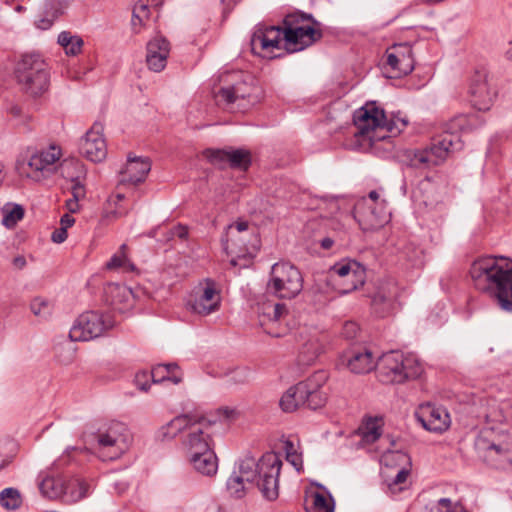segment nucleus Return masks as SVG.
<instances>
[{
  "instance_id": "nucleus-1",
  "label": "nucleus",
  "mask_w": 512,
  "mask_h": 512,
  "mask_svg": "<svg viewBox=\"0 0 512 512\" xmlns=\"http://www.w3.org/2000/svg\"><path fill=\"white\" fill-rule=\"evenodd\" d=\"M322 36L321 23L312 14L297 11L285 16L283 26L258 24L251 36V51L255 55H263L280 48L283 40L284 49L295 53L313 45Z\"/></svg>"
},
{
  "instance_id": "nucleus-2",
  "label": "nucleus",
  "mask_w": 512,
  "mask_h": 512,
  "mask_svg": "<svg viewBox=\"0 0 512 512\" xmlns=\"http://www.w3.org/2000/svg\"><path fill=\"white\" fill-rule=\"evenodd\" d=\"M474 288L489 296L503 311L512 313V260L484 256L470 266Z\"/></svg>"
},
{
  "instance_id": "nucleus-3",
  "label": "nucleus",
  "mask_w": 512,
  "mask_h": 512,
  "mask_svg": "<svg viewBox=\"0 0 512 512\" xmlns=\"http://www.w3.org/2000/svg\"><path fill=\"white\" fill-rule=\"evenodd\" d=\"M355 137L369 141L371 145L398 135L408 125V120L399 115L387 118L383 109L375 102H368L353 114Z\"/></svg>"
},
{
  "instance_id": "nucleus-4",
  "label": "nucleus",
  "mask_w": 512,
  "mask_h": 512,
  "mask_svg": "<svg viewBox=\"0 0 512 512\" xmlns=\"http://www.w3.org/2000/svg\"><path fill=\"white\" fill-rule=\"evenodd\" d=\"M281 466L282 461L278 455L270 452L264 454L259 461H256L253 457L242 459L233 472H236L249 486H252L257 478L256 485L263 497L273 501L279 495Z\"/></svg>"
},
{
  "instance_id": "nucleus-5",
  "label": "nucleus",
  "mask_w": 512,
  "mask_h": 512,
  "mask_svg": "<svg viewBox=\"0 0 512 512\" xmlns=\"http://www.w3.org/2000/svg\"><path fill=\"white\" fill-rule=\"evenodd\" d=\"M470 130L469 119L465 115H459L450 120L442 134L434 137L429 148L416 151L411 159L412 165L437 166L443 163L450 153L463 148V142L459 131Z\"/></svg>"
},
{
  "instance_id": "nucleus-6",
  "label": "nucleus",
  "mask_w": 512,
  "mask_h": 512,
  "mask_svg": "<svg viewBox=\"0 0 512 512\" xmlns=\"http://www.w3.org/2000/svg\"><path fill=\"white\" fill-rule=\"evenodd\" d=\"M14 73L20 90L29 97H41L50 87V67L40 53L21 55Z\"/></svg>"
},
{
  "instance_id": "nucleus-7",
  "label": "nucleus",
  "mask_w": 512,
  "mask_h": 512,
  "mask_svg": "<svg viewBox=\"0 0 512 512\" xmlns=\"http://www.w3.org/2000/svg\"><path fill=\"white\" fill-rule=\"evenodd\" d=\"M478 457L498 470H512V437L494 426L484 428L475 440Z\"/></svg>"
},
{
  "instance_id": "nucleus-8",
  "label": "nucleus",
  "mask_w": 512,
  "mask_h": 512,
  "mask_svg": "<svg viewBox=\"0 0 512 512\" xmlns=\"http://www.w3.org/2000/svg\"><path fill=\"white\" fill-rule=\"evenodd\" d=\"M424 369L413 355L390 351L382 355L377 366L379 380L384 384H402L419 378Z\"/></svg>"
},
{
  "instance_id": "nucleus-9",
  "label": "nucleus",
  "mask_w": 512,
  "mask_h": 512,
  "mask_svg": "<svg viewBox=\"0 0 512 512\" xmlns=\"http://www.w3.org/2000/svg\"><path fill=\"white\" fill-rule=\"evenodd\" d=\"M98 457L102 461H113L120 458L128 449L129 434L127 426L119 421H111L101 425L90 435Z\"/></svg>"
},
{
  "instance_id": "nucleus-10",
  "label": "nucleus",
  "mask_w": 512,
  "mask_h": 512,
  "mask_svg": "<svg viewBox=\"0 0 512 512\" xmlns=\"http://www.w3.org/2000/svg\"><path fill=\"white\" fill-rule=\"evenodd\" d=\"M303 289V276L300 270L289 262L272 265L267 291L281 299H292Z\"/></svg>"
},
{
  "instance_id": "nucleus-11",
  "label": "nucleus",
  "mask_w": 512,
  "mask_h": 512,
  "mask_svg": "<svg viewBox=\"0 0 512 512\" xmlns=\"http://www.w3.org/2000/svg\"><path fill=\"white\" fill-rule=\"evenodd\" d=\"M113 325L110 314L87 311L77 318L69 331V337L72 341H89L101 336Z\"/></svg>"
},
{
  "instance_id": "nucleus-12",
  "label": "nucleus",
  "mask_w": 512,
  "mask_h": 512,
  "mask_svg": "<svg viewBox=\"0 0 512 512\" xmlns=\"http://www.w3.org/2000/svg\"><path fill=\"white\" fill-rule=\"evenodd\" d=\"M227 85L221 87L215 94L218 103L231 105L239 100L250 99L255 91L252 82H248L241 73L232 72L222 76Z\"/></svg>"
},
{
  "instance_id": "nucleus-13",
  "label": "nucleus",
  "mask_w": 512,
  "mask_h": 512,
  "mask_svg": "<svg viewBox=\"0 0 512 512\" xmlns=\"http://www.w3.org/2000/svg\"><path fill=\"white\" fill-rule=\"evenodd\" d=\"M211 425L209 420L199 415H196L190 423L182 439V445L189 456L212 449V438L209 432Z\"/></svg>"
},
{
  "instance_id": "nucleus-14",
  "label": "nucleus",
  "mask_w": 512,
  "mask_h": 512,
  "mask_svg": "<svg viewBox=\"0 0 512 512\" xmlns=\"http://www.w3.org/2000/svg\"><path fill=\"white\" fill-rule=\"evenodd\" d=\"M353 216L361 229L372 231L388 223L391 214L387 211L385 200H382L379 205L372 206L366 199H361L354 207Z\"/></svg>"
},
{
  "instance_id": "nucleus-15",
  "label": "nucleus",
  "mask_w": 512,
  "mask_h": 512,
  "mask_svg": "<svg viewBox=\"0 0 512 512\" xmlns=\"http://www.w3.org/2000/svg\"><path fill=\"white\" fill-rule=\"evenodd\" d=\"M220 302V293L215 281L207 278L196 287L195 297L188 302V306L194 313L206 316L216 312Z\"/></svg>"
},
{
  "instance_id": "nucleus-16",
  "label": "nucleus",
  "mask_w": 512,
  "mask_h": 512,
  "mask_svg": "<svg viewBox=\"0 0 512 512\" xmlns=\"http://www.w3.org/2000/svg\"><path fill=\"white\" fill-rule=\"evenodd\" d=\"M415 418L424 429L434 433H443L451 424L448 411L430 402L419 405L415 411Z\"/></svg>"
},
{
  "instance_id": "nucleus-17",
  "label": "nucleus",
  "mask_w": 512,
  "mask_h": 512,
  "mask_svg": "<svg viewBox=\"0 0 512 512\" xmlns=\"http://www.w3.org/2000/svg\"><path fill=\"white\" fill-rule=\"evenodd\" d=\"M80 151L83 156L92 162H100L106 158L107 146L103 137V124L95 122L86 132L80 143Z\"/></svg>"
},
{
  "instance_id": "nucleus-18",
  "label": "nucleus",
  "mask_w": 512,
  "mask_h": 512,
  "mask_svg": "<svg viewBox=\"0 0 512 512\" xmlns=\"http://www.w3.org/2000/svg\"><path fill=\"white\" fill-rule=\"evenodd\" d=\"M471 102L479 111H487L497 96L496 90L491 87L488 76L482 72H476L469 88Z\"/></svg>"
},
{
  "instance_id": "nucleus-19",
  "label": "nucleus",
  "mask_w": 512,
  "mask_h": 512,
  "mask_svg": "<svg viewBox=\"0 0 512 512\" xmlns=\"http://www.w3.org/2000/svg\"><path fill=\"white\" fill-rule=\"evenodd\" d=\"M386 58L388 66L397 71L398 76L414 70L415 61L410 42L394 43L386 50Z\"/></svg>"
},
{
  "instance_id": "nucleus-20",
  "label": "nucleus",
  "mask_w": 512,
  "mask_h": 512,
  "mask_svg": "<svg viewBox=\"0 0 512 512\" xmlns=\"http://www.w3.org/2000/svg\"><path fill=\"white\" fill-rule=\"evenodd\" d=\"M287 314L285 304L266 301L258 305L259 324L265 332L273 337H281L282 332L275 330L272 326L278 323Z\"/></svg>"
},
{
  "instance_id": "nucleus-21",
  "label": "nucleus",
  "mask_w": 512,
  "mask_h": 512,
  "mask_svg": "<svg viewBox=\"0 0 512 512\" xmlns=\"http://www.w3.org/2000/svg\"><path fill=\"white\" fill-rule=\"evenodd\" d=\"M342 359L355 374L369 373L376 367L375 358L366 347H352L343 354Z\"/></svg>"
},
{
  "instance_id": "nucleus-22",
  "label": "nucleus",
  "mask_w": 512,
  "mask_h": 512,
  "mask_svg": "<svg viewBox=\"0 0 512 512\" xmlns=\"http://www.w3.org/2000/svg\"><path fill=\"white\" fill-rule=\"evenodd\" d=\"M326 379V373L318 371L307 380L301 381V384L305 385V390H307V394L303 395V400H305L304 406L312 410H317L326 404L327 394L321 389Z\"/></svg>"
},
{
  "instance_id": "nucleus-23",
  "label": "nucleus",
  "mask_w": 512,
  "mask_h": 512,
  "mask_svg": "<svg viewBox=\"0 0 512 512\" xmlns=\"http://www.w3.org/2000/svg\"><path fill=\"white\" fill-rule=\"evenodd\" d=\"M146 64L153 72H161L167 64L170 53V44L162 36L151 39L146 46Z\"/></svg>"
},
{
  "instance_id": "nucleus-24",
  "label": "nucleus",
  "mask_w": 512,
  "mask_h": 512,
  "mask_svg": "<svg viewBox=\"0 0 512 512\" xmlns=\"http://www.w3.org/2000/svg\"><path fill=\"white\" fill-rule=\"evenodd\" d=\"M151 170V162L147 157L128 156L126 166L121 170L120 183L138 184L146 179Z\"/></svg>"
},
{
  "instance_id": "nucleus-25",
  "label": "nucleus",
  "mask_w": 512,
  "mask_h": 512,
  "mask_svg": "<svg viewBox=\"0 0 512 512\" xmlns=\"http://www.w3.org/2000/svg\"><path fill=\"white\" fill-rule=\"evenodd\" d=\"M74 0H44L42 10L35 20V26L41 30H48L56 19L65 13Z\"/></svg>"
},
{
  "instance_id": "nucleus-26",
  "label": "nucleus",
  "mask_w": 512,
  "mask_h": 512,
  "mask_svg": "<svg viewBox=\"0 0 512 512\" xmlns=\"http://www.w3.org/2000/svg\"><path fill=\"white\" fill-rule=\"evenodd\" d=\"M193 469L203 476L212 477L218 470V459L212 449L189 456Z\"/></svg>"
},
{
  "instance_id": "nucleus-27",
  "label": "nucleus",
  "mask_w": 512,
  "mask_h": 512,
  "mask_svg": "<svg viewBox=\"0 0 512 512\" xmlns=\"http://www.w3.org/2000/svg\"><path fill=\"white\" fill-rule=\"evenodd\" d=\"M61 157V149L56 146H50L48 150L41 151L31 156L27 166L35 173L49 170Z\"/></svg>"
},
{
  "instance_id": "nucleus-28",
  "label": "nucleus",
  "mask_w": 512,
  "mask_h": 512,
  "mask_svg": "<svg viewBox=\"0 0 512 512\" xmlns=\"http://www.w3.org/2000/svg\"><path fill=\"white\" fill-rule=\"evenodd\" d=\"M305 389L306 386L302 385L301 382L290 387L280 399L279 404L282 410L284 412H293L298 407L304 406L305 400H303V395L307 394Z\"/></svg>"
},
{
  "instance_id": "nucleus-29",
  "label": "nucleus",
  "mask_w": 512,
  "mask_h": 512,
  "mask_svg": "<svg viewBox=\"0 0 512 512\" xmlns=\"http://www.w3.org/2000/svg\"><path fill=\"white\" fill-rule=\"evenodd\" d=\"M179 367L177 364H159L155 366L151 371V380L153 383H162L170 381L173 384H179L182 382V375L178 373Z\"/></svg>"
},
{
  "instance_id": "nucleus-30",
  "label": "nucleus",
  "mask_w": 512,
  "mask_h": 512,
  "mask_svg": "<svg viewBox=\"0 0 512 512\" xmlns=\"http://www.w3.org/2000/svg\"><path fill=\"white\" fill-rule=\"evenodd\" d=\"M196 415L183 414L176 416L169 423L162 427V435L165 438L172 439L177 436L180 432L184 434L187 432L190 423L195 419Z\"/></svg>"
},
{
  "instance_id": "nucleus-31",
  "label": "nucleus",
  "mask_w": 512,
  "mask_h": 512,
  "mask_svg": "<svg viewBox=\"0 0 512 512\" xmlns=\"http://www.w3.org/2000/svg\"><path fill=\"white\" fill-rule=\"evenodd\" d=\"M60 174L71 183L83 180L86 176V169L82 162L76 159H65L60 164Z\"/></svg>"
},
{
  "instance_id": "nucleus-32",
  "label": "nucleus",
  "mask_w": 512,
  "mask_h": 512,
  "mask_svg": "<svg viewBox=\"0 0 512 512\" xmlns=\"http://www.w3.org/2000/svg\"><path fill=\"white\" fill-rule=\"evenodd\" d=\"M148 0H139L133 7L131 27L134 33H140L149 20Z\"/></svg>"
},
{
  "instance_id": "nucleus-33",
  "label": "nucleus",
  "mask_w": 512,
  "mask_h": 512,
  "mask_svg": "<svg viewBox=\"0 0 512 512\" xmlns=\"http://www.w3.org/2000/svg\"><path fill=\"white\" fill-rule=\"evenodd\" d=\"M57 42L60 46L63 47L66 55L68 56H76L82 51L83 47V39L74 35L69 31H62L58 35Z\"/></svg>"
},
{
  "instance_id": "nucleus-34",
  "label": "nucleus",
  "mask_w": 512,
  "mask_h": 512,
  "mask_svg": "<svg viewBox=\"0 0 512 512\" xmlns=\"http://www.w3.org/2000/svg\"><path fill=\"white\" fill-rule=\"evenodd\" d=\"M9 122L15 127L28 129L32 116L28 110L18 104H11L7 109Z\"/></svg>"
},
{
  "instance_id": "nucleus-35",
  "label": "nucleus",
  "mask_w": 512,
  "mask_h": 512,
  "mask_svg": "<svg viewBox=\"0 0 512 512\" xmlns=\"http://www.w3.org/2000/svg\"><path fill=\"white\" fill-rule=\"evenodd\" d=\"M228 167L246 171L251 165V154L245 149H228Z\"/></svg>"
},
{
  "instance_id": "nucleus-36",
  "label": "nucleus",
  "mask_w": 512,
  "mask_h": 512,
  "mask_svg": "<svg viewBox=\"0 0 512 512\" xmlns=\"http://www.w3.org/2000/svg\"><path fill=\"white\" fill-rule=\"evenodd\" d=\"M233 228L236 229L237 233H241L248 229V223L245 221H238L235 223L234 226L229 225L227 227L225 234L221 238V244H222L223 250L227 254L237 253V251L233 248V246L235 245V242L238 241L239 239L236 235H234V233L232 231ZM240 252H241V250L238 251V253H240Z\"/></svg>"
},
{
  "instance_id": "nucleus-37",
  "label": "nucleus",
  "mask_w": 512,
  "mask_h": 512,
  "mask_svg": "<svg viewBox=\"0 0 512 512\" xmlns=\"http://www.w3.org/2000/svg\"><path fill=\"white\" fill-rule=\"evenodd\" d=\"M127 245L122 244L119 250L110 258L106 263V267L109 270L123 269L124 271H134L135 265L127 257Z\"/></svg>"
},
{
  "instance_id": "nucleus-38",
  "label": "nucleus",
  "mask_w": 512,
  "mask_h": 512,
  "mask_svg": "<svg viewBox=\"0 0 512 512\" xmlns=\"http://www.w3.org/2000/svg\"><path fill=\"white\" fill-rule=\"evenodd\" d=\"M310 497L312 503L306 507L307 512H334L335 504L330 494L326 497L320 492H312Z\"/></svg>"
},
{
  "instance_id": "nucleus-39",
  "label": "nucleus",
  "mask_w": 512,
  "mask_h": 512,
  "mask_svg": "<svg viewBox=\"0 0 512 512\" xmlns=\"http://www.w3.org/2000/svg\"><path fill=\"white\" fill-rule=\"evenodd\" d=\"M39 490L43 496L54 499L64 493V486L61 479L47 476L39 483Z\"/></svg>"
},
{
  "instance_id": "nucleus-40",
  "label": "nucleus",
  "mask_w": 512,
  "mask_h": 512,
  "mask_svg": "<svg viewBox=\"0 0 512 512\" xmlns=\"http://www.w3.org/2000/svg\"><path fill=\"white\" fill-rule=\"evenodd\" d=\"M359 269V262L355 260H343L341 262L335 263L331 268L330 272L333 275H337L342 279L345 277L351 275L352 276L356 274V277L361 276V271Z\"/></svg>"
},
{
  "instance_id": "nucleus-41",
  "label": "nucleus",
  "mask_w": 512,
  "mask_h": 512,
  "mask_svg": "<svg viewBox=\"0 0 512 512\" xmlns=\"http://www.w3.org/2000/svg\"><path fill=\"white\" fill-rule=\"evenodd\" d=\"M244 479L238 476L236 472H232L227 480L226 488L229 494L237 499L243 498L249 489Z\"/></svg>"
},
{
  "instance_id": "nucleus-42",
  "label": "nucleus",
  "mask_w": 512,
  "mask_h": 512,
  "mask_svg": "<svg viewBox=\"0 0 512 512\" xmlns=\"http://www.w3.org/2000/svg\"><path fill=\"white\" fill-rule=\"evenodd\" d=\"M2 214V224L7 228H12L24 217V209L19 204L6 205L2 209Z\"/></svg>"
},
{
  "instance_id": "nucleus-43",
  "label": "nucleus",
  "mask_w": 512,
  "mask_h": 512,
  "mask_svg": "<svg viewBox=\"0 0 512 512\" xmlns=\"http://www.w3.org/2000/svg\"><path fill=\"white\" fill-rule=\"evenodd\" d=\"M1 505L7 510H16L22 504L20 492L15 488H5L0 493Z\"/></svg>"
},
{
  "instance_id": "nucleus-44",
  "label": "nucleus",
  "mask_w": 512,
  "mask_h": 512,
  "mask_svg": "<svg viewBox=\"0 0 512 512\" xmlns=\"http://www.w3.org/2000/svg\"><path fill=\"white\" fill-rule=\"evenodd\" d=\"M359 432L362 440L368 444L376 442L382 434L380 425L374 419H369L363 427L359 428Z\"/></svg>"
},
{
  "instance_id": "nucleus-45",
  "label": "nucleus",
  "mask_w": 512,
  "mask_h": 512,
  "mask_svg": "<svg viewBox=\"0 0 512 512\" xmlns=\"http://www.w3.org/2000/svg\"><path fill=\"white\" fill-rule=\"evenodd\" d=\"M358 270L361 271L360 277L357 276V278H356V274L353 276L351 274L341 280V284L343 286V288H341L342 294L350 293V292L358 289L359 287L363 286V284L365 283V280H366V269L361 263H359Z\"/></svg>"
},
{
  "instance_id": "nucleus-46",
  "label": "nucleus",
  "mask_w": 512,
  "mask_h": 512,
  "mask_svg": "<svg viewBox=\"0 0 512 512\" xmlns=\"http://www.w3.org/2000/svg\"><path fill=\"white\" fill-rule=\"evenodd\" d=\"M203 155L207 160L219 169H225L228 167V149H212L208 148L204 150Z\"/></svg>"
},
{
  "instance_id": "nucleus-47",
  "label": "nucleus",
  "mask_w": 512,
  "mask_h": 512,
  "mask_svg": "<svg viewBox=\"0 0 512 512\" xmlns=\"http://www.w3.org/2000/svg\"><path fill=\"white\" fill-rule=\"evenodd\" d=\"M250 370L247 367H237L225 373V381L229 385H242L249 381Z\"/></svg>"
},
{
  "instance_id": "nucleus-48",
  "label": "nucleus",
  "mask_w": 512,
  "mask_h": 512,
  "mask_svg": "<svg viewBox=\"0 0 512 512\" xmlns=\"http://www.w3.org/2000/svg\"><path fill=\"white\" fill-rule=\"evenodd\" d=\"M430 512H467L459 502H452L449 498L439 499L430 509Z\"/></svg>"
},
{
  "instance_id": "nucleus-49",
  "label": "nucleus",
  "mask_w": 512,
  "mask_h": 512,
  "mask_svg": "<svg viewBox=\"0 0 512 512\" xmlns=\"http://www.w3.org/2000/svg\"><path fill=\"white\" fill-rule=\"evenodd\" d=\"M32 313L40 318H47L52 313V304L43 298H34L30 304Z\"/></svg>"
},
{
  "instance_id": "nucleus-50",
  "label": "nucleus",
  "mask_w": 512,
  "mask_h": 512,
  "mask_svg": "<svg viewBox=\"0 0 512 512\" xmlns=\"http://www.w3.org/2000/svg\"><path fill=\"white\" fill-rule=\"evenodd\" d=\"M409 470L406 468L400 469L395 477L388 483L389 490L394 494L404 490V484L407 481Z\"/></svg>"
},
{
  "instance_id": "nucleus-51",
  "label": "nucleus",
  "mask_w": 512,
  "mask_h": 512,
  "mask_svg": "<svg viewBox=\"0 0 512 512\" xmlns=\"http://www.w3.org/2000/svg\"><path fill=\"white\" fill-rule=\"evenodd\" d=\"M285 451H286V459L290 462L298 471L302 468V458L294 450V445L292 442L287 441L285 443Z\"/></svg>"
},
{
  "instance_id": "nucleus-52",
  "label": "nucleus",
  "mask_w": 512,
  "mask_h": 512,
  "mask_svg": "<svg viewBox=\"0 0 512 512\" xmlns=\"http://www.w3.org/2000/svg\"><path fill=\"white\" fill-rule=\"evenodd\" d=\"M321 352V347L317 342H309L303 346L301 354H307L305 361L310 363L314 361Z\"/></svg>"
},
{
  "instance_id": "nucleus-53",
  "label": "nucleus",
  "mask_w": 512,
  "mask_h": 512,
  "mask_svg": "<svg viewBox=\"0 0 512 512\" xmlns=\"http://www.w3.org/2000/svg\"><path fill=\"white\" fill-rule=\"evenodd\" d=\"M393 297L391 295H384L381 292H378L372 299L373 307H376L378 304H383L384 309L379 313L381 317L384 316V313L389 310L392 305Z\"/></svg>"
},
{
  "instance_id": "nucleus-54",
  "label": "nucleus",
  "mask_w": 512,
  "mask_h": 512,
  "mask_svg": "<svg viewBox=\"0 0 512 512\" xmlns=\"http://www.w3.org/2000/svg\"><path fill=\"white\" fill-rule=\"evenodd\" d=\"M151 378L150 372L142 371L135 375V384L142 391H148L149 379Z\"/></svg>"
},
{
  "instance_id": "nucleus-55",
  "label": "nucleus",
  "mask_w": 512,
  "mask_h": 512,
  "mask_svg": "<svg viewBox=\"0 0 512 512\" xmlns=\"http://www.w3.org/2000/svg\"><path fill=\"white\" fill-rule=\"evenodd\" d=\"M188 236V228L184 225L178 224L171 228L168 232L167 239H173L174 237H178L179 239H186Z\"/></svg>"
},
{
  "instance_id": "nucleus-56",
  "label": "nucleus",
  "mask_w": 512,
  "mask_h": 512,
  "mask_svg": "<svg viewBox=\"0 0 512 512\" xmlns=\"http://www.w3.org/2000/svg\"><path fill=\"white\" fill-rule=\"evenodd\" d=\"M70 189H71L73 198L80 200L85 197L86 191H85V186L82 183V180L73 182Z\"/></svg>"
},
{
  "instance_id": "nucleus-57",
  "label": "nucleus",
  "mask_w": 512,
  "mask_h": 512,
  "mask_svg": "<svg viewBox=\"0 0 512 512\" xmlns=\"http://www.w3.org/2000/svg\"><path fill=\"white\" fill-rule=\"evenodd\" d=\"M358 331H359V326L355 322L348 321L343 326L342 334L346 338L350 339V338L356 337Z\"/></svg>"
},
{
  "instance_id": "nucleus-58",
  "label": "nucleus",
  "mask_w": 512,
  "mask_h": 512,
  "mask_svg": "<svg viewBox=\"0 0 512 512\" xmlns=\"http://www.w3.org/2000/svg\"><path fill=\"white\" fill-rule=\"evenodd\" d=\"M51 239L55 243H62L67 239V230L64 228L55 229L52 232Z\"/></svg>"
},
{
  "instance_id": "nucleus-59",
  "label": "nucleus",
  "mask_w": 512,
  "mask_h": 512,
  "mask_svg": "<svg viewBox=\"0 0 512 512\" xmlns=\"http://www.w3.org/2000/svg\"><path fill=\"white\" fill-rule=\"evenodd\" d=\"M74 223L75 219L70 214H64L60 219L61 228H64L65 230L73 226Z\"/></svg>"
},
{
  "instance_id": "nucleus-60",
  "label": "nucleus",
  "mask_w": 512,
  "mask_h": 512,
  "mask_svg": "<svg viewBox=\"0 0 512 512\" xmlns=\"http://www.w3.org/2000/svg\"><path fill=\"white\" fill-rule=\"evenodd\" d=\"M369 205H379L381 203L382 200H380V196L378 194L377 191L373 190V191H370L369 194H368V198H365Z\"/></svg>"
},
{
  "instance_id": "nucleus-61",
  "label": "nucleus",
  "mask_w": 512,
  "mask_h": 512,
  "mask_svg": "<svg viewBox=\"0 0 512 512\" xmlns=\"http://www.w3.org/2000/svg\"><path fill=\"white\" fill-rule=\"evenodd\" d=\"M79 200L76 198H71L66 201V207L71 213H75L79 210Z\"/></svg>"
},
{
  "instance_id": "nucleus-62",
  "label": "nucleus",
  "mask_w": 512,
  "mask_h": 512,
  "mask_svg": "<svg viewBox=\"0 0 512 512\" xmlns=\"http://www.w3.org/2000/svg\"><path fill=\"white\" fill-rule=\"evenodd\" d=\"M13 265L18 269H22L26 265V259L23 256H17L13 259Z\"/></svg>"
},
{
  "instance_id": "nucleus-63",
  "label": "nucleus",
  "mask_w": 512,
  "mask_h": 512,
  "mask_svg": "<svg viewBox=\"0 0 512 512\" xmlns=\"http://www.w3.org/2000/svg\"><path fill=\"white\" fill-rule=\"evenodd\" d=\"M333 244H334V240H333V239H331V238H329V237H325V238H323V239L321 240V242H320L321 247H322L323 249H325V250L330 249V248L333 246Z\"/></svg>"
},
{
  "instance_id": "nucleus-64",
  "label": "nucleus",
  "mask_w": 512,
  "mask_h": 512,
  "mask_svg": "<svg viewBox=\"0 0 512 512\" xmlns=\"http://www.w3.org/2000/svg\"><path fill=\"white\" fill-rule=\"evenodd\" d=\"M506 56L512 61V40L509 43V49L506 51Z\"/></svg>"
}]
</instances>
